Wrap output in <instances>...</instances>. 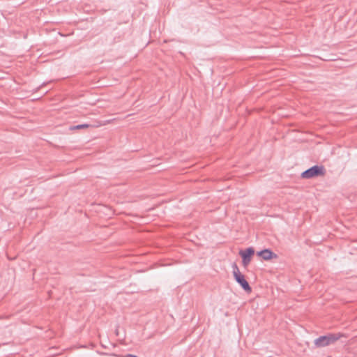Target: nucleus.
<instances>
[{"label":"nucleus","mask_w":357,"mask_h":357,"mask_svg":"<svg viewBox=\"0 0 357 357\" xmlns=\"http://www.w3.org/2000/svg\"><path fill=\"white\" fill-rule=\"evenodd\" d=\"M92 126L90 125V124H87V123H84V124H79V125H77V126H71L70 128V129L71 130H79V129H84V128H88L89 127H91Z\"/></svg>","instance_id":"423d86ee"},{"label":"nucleus","mask_w":357,"mask_h":357,"mask_svg":"<svg viewBox=\"0 0 357 357\" xmlns=\"http://www.w3.org/2000/svg\"><path fill=\"white\" fill-rule=\"evenodd\" d=\"M326 170L323 166L314 165L310 169L304 171L301 174V178L309 179L319 176H324Z\"/></svg>","instance_id":"7ed1b4c3"},{"label":"nucleus","mask_w":357,"mask_h":357,"mask_svg":"<svg viewBox=\"0 0 357 357\" xmlns=\"http://www.w3.org/2000/svg\"><path fill=\"white\" fill-rule=\"evenodd\" d=\"M121 357H137V356L135 355H132V354H126V355H124V356H121Z\"/></svg>","instance_id":"0eeeda50"},{"label":"nucleus","mask_w":357,"mask_h":357,"mask_svg":"<svg viewBox=\"0 0 357 357\" xmlns=\"http://www.w3.org/2000/svg\"><path fill=\"white\" fill-rule=\"evenodd\" d=\"M233 267L234 268H237V266H236V265L235 264L233 265Z\"/></svg>","instance_id":"6e6552de"},{"label":"nucleus","mask_w":357,"mask_h":357,"mask_svg":"<svg viewBox=\"0 0 357 357\" xmlns=\"http://www.w3.org/2000/svg\"><path fill=\"white\" fill-rule=\"evenodd\" d=\"M343 336L344 335L340 333H328L326 335H322L315 339L314 344L317 348L327 347L334 344Z\"/></svg>","instance_id":"f257e3e1"},{"label":"nucleus","mask_w":357,"mask_h":357,"mask_svg":"<svg viewBox=\"0 0 357 357\" xmlns=\"http://www.w3.org/2000/svg\"><path fill=\"white\" fill-rule=\"evenodd\" d=\"M255 253V250L253 248H248L244 250H241L239 254L243 259V264L244 266L248 265L251 260V257Z\"/></svg>","instance_id":"20e7f679"},{"label":"nucleus","mask_w":357,"mask_h":357,"mask_svg":"<svg viewBox=\"0 0 357 357\" xmlns=\"http://www.w3.org/2000/svg\"><path fill=\"white\" fill-rule=\"evenodd\" d=\"M233 275L236 282L248 294L252 292V288L248 283L249 276L240 271V269H233Z\"/></svg>","instance_id":"f03ea898"},{"label":"nucleus","mask_w":357,"mask_h":357,"mask_svg":"<svg viewBox=\"0 0 357 357\" xmlns=\"http://www.w3.org/2000/svg\"><path fill=\"white\" fill-rule=\"evenodd\" d=\"M257 255L264 260L278 258V255L269 249H265L258 252Z\"/></svg>","instance_id":"39448f33"},{"label":"nucleus","mask_w":357,"mask_h":357,"mask_svg":"<svg viewBox=\"0 0 357 357\" xmlns=\"http://www.w3.org/2000/svg\"><path fill=\"white\" fill-rule=\"evenodd\" d=\"M167 264H162L161 266H167Z\"/></svg>","instance_id":"1a4fd4ad"}]
</instances>
